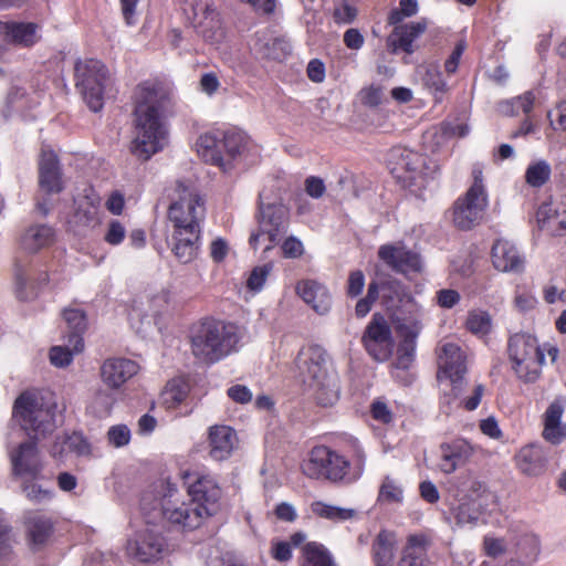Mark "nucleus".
Masks as SVG:
<instances>
[{"instance_id": "nucleus-42", "label": "nucleus", "mask_w": 566, "mask_h": 566, "mask_svg": "<svg viewBox=\"0 0 566 566\" xmlns=\"http://www.w3.org/2000/svg\"><path fill=\"white\" fill-rule=\"evenodd\" d=\"M551 172V166L545 160H539L527 167L525 181L531 187L539 188L548 181Z\"/></svg>"}, {"instance_id": "nucleus-5", "label": "nucleus", "mask_w": 566, "mask_h": 566, "mask_svg": "<svg viewBox=\"0 0 566 566\" xmlns=\"http://www.w3.org/2000/svg\"><path fill=\"white\" fill-rule=\"evenodd\" d=\"M238 342L235 325L207 319L191 334V352L200 363L213 364L234 350Z\"/></svg>"}, {"instance_id": "nucleus-50", "label": "nucleus", "mask_w": 566, "mask_h": 566, "mask_svg": "<svg viewBox=\"0 0 566 566\" xmlns=\"http://www.w3.org/2000/svg\"><path fill=\"white\" fill-rule=\"evenodd\" d=\"M271 271H272L271 263L255 266L252 270V272L248 279V282H247L248 287L252 291H260L263 287L265 281H266V277Z\"/></svg>"}, {"instance_id": "nucleus-59", "label": "nucleus", "mask_w": 566, "mask_h": 566, "mask_svg": "<svg viewBox=\"0 0 566 566\" xmlns=\"http://www.w3.org/2000/svg\"><path fill=\"white\" fill-rule=\"evenodd\" d=\"M271 556L280 562H289L292 558V547L289 542H273L271 548Z\"/></svg>"}, {"instance_id": "nucleus-39", "label": "nucleus", "mask_w": 566, "mask_h": 566, "mask_svg": "<svg viewBox=\"0 0 566 566\" xmlns=\"http://www.w3.org/2000/svg\"><path fill=\"white\" fill-rule=\"evenodd\" d=\"M311 511L314 515L331 520L333 522L347 521L356 515V511L353 509H344L335 505L324 503L322 501H315L311 504Z\"/></svg>"}, {"instance_id": "nucleus-14", "label": "nucleus", "mask_w": 566, "mask_h": 566, "mask_svg": "<svg viewBox=\"0 0 566 566\" xmlns=\"http://www.w3.org/2000/svg\"><path fill=\"white\" fill-rule=\"evenodd\" d=\"M378 258L392 271L403 274H419L423 270L420 254L407 248L402 242L382 244L378 249Z\"/></svg>"}, {"instance_id": "nucleus-64", "label": "nucleus", "mask_w": 566, "mask_h": 566, "mask_svg": "<svg viewBox=\"0 0 566 566\" xmlns=\"http://www.w3.org/2000/svg\"><path fill=\"white\" fill-rule=\"evenodd\" d=\"M228 396L235 402L247 403L252 399V392L243 385H235L228 389Z\"/></svg>"}, {"instance_id": "nucleus-58", "label": "nucleus", "mask_w": 566, "mask_h": 566, "mask_svg": "<svg viewBox=\"0 0 566 566\" xmlns=\"http://www.w3.org/2000/svg\"><path fill=\"white\" fill-rule=\"evenodd\" d=\"M361 102L369 107L378 106L382 101V88L380 86L371 85L361 91Z\"/></svg>"}, {"instance_id": "nucleus-25", "label": "nucleus", "mask_w": 566, "mask_h": 566, "mask_svg": "<svg viewBox=\"0 0 566 566\" xmlns=\"http://www.w3.org/2000/svg\"><path fill=\"white\" fill-rule=\"evenodd\" d=\"M138 365L126 358H109L104 361L101 375L105 384L112 388H118L129 378L136 375Z\"/></svg>"}, {"instance_id": "nucleus-36", "label": "nucleus", "mask_w": 566, "mask_h": 566, "mask_svg": "<svg viewBox=\"0 0 566 566\" xmlns=\"http://www.w3.org/2000/svg\"><path fill=\"white\" fill-rule=\"evenodd\" d=\"M396 552L395 534L382 530L378 533L373 544V553L376 566H394Z\"/></svg>"}, {"instance_id": "nucleus-45", "label": "nucleus", "mask_w": 566, "mask_h": 566, "mask_svg": "<svg viewBox=\"0 0 566 566\" xmlns=\"http://www.w3.org/2000/svg\"><path fill=\"white\" fill-rule=\"evenodd\" d=\"M419 6L417 0H400L399 7L390 11L388 24H398L406 18H411L418 13Z\"/></svg>"}, {"instance_id": "nucleus-31", "label": "nucleus", "mask_w": 566, "mask_h": 566, "mask_svg": "<svg viewBox=\"0 0 566 566\" xmlns=\"http://www.w3.org/2000/svg\"><path fill=\"white\" fill-rule=\"evenodd\" d=\"M427 546L428 541L423 535H410L397 566H430Z\"/></svg>"}, {"instance_id": "nucleus-62", "label": "nucleus", "mask_w": 566, "mask_h": 566, "mask_svg": "<svg viewBox=\"0 0 566 566\" xmlns=\"http://www.w3.org/2000/svg\"><path fill=\"white\" fill-rule=\"evenodd\" d=\"M460 301V294L455 290H440L437 293V302L443 308H451Z\"/></svg>"}, {"instance_id": "nucleus-56", "label": "nucleus", "mask_w": 566, "mask_h": 566, "mask_svg": "<svg viewBox=\"0 0 566 566\" xmlns=\"http://www.w3.org/2000/svg\"><path fill=\"white\" fill-rule=\"evenodd\" d=\"M114 397L108 392L99 391L94 400L95 412L98 417H106L109 415L114 405Z\"/></svg>"}, {"instance_id": "nucleus-41", "label": "nucleus", "mask_w": 566, "mask_h": 566, "mask_svg": "<svg viewBox=\"0 0 566 566\" xmlns=\"http://www.w3.org/2000/svg\"><path fill=\"white\" fill-rule=\"evenodd\" d=\"M15 536L9 521L0 513V560H9L13 554Z\"/></svg>"}, {"instance_id": "nucleus-43", "label": "nucleus", "mask_w": 566, "mask_h": 566, "mask_svg": "<svg viewBox=\"0 0 566 566\" xmlns=\"http://www.w3.org/2000/svg\"><path fill=\"white\" fill-rule=\"evenodd\" d=\"M36 481L38 480H34L33 478L30 476L23 480L21 484V490L25 497L35 504H40L51 500L52 491L38 484Z\"/></svg>"}, {"instance_id": "nucleus-13", "label": "nucleus", "mask_w": 566, "mask_h": 566, "mask_svg": "<svg viewBox=\"0 0 566 566\" xmlns=\"http://www.w3.org/2000/svg\"><path fill=\"white\" fill-rule=\"evenodd\" d=\"M361 342L375 360L385 361L389 358L394 348V339L390 326L382 315H373L363 334Z\"/></svg>"}, {"instance_id": "nucleus-44", "label": "nucleus", "mask_w": 566, "mask_h": 566, "mask_svg": "<svg viewBox=\"0 0 566 566\" xmlns=\"http://www.w3.org/2000/svg\"><path fill=\"white\" fill-rule=\"evenodd\" d=\"M535 101L534 94L528 91L521 96L513 98L511 102H505L501 104V112L505 115L514 116L517 114L518 109H522L524 113H530L533 108V104Z\"/></svg>"}, {"instance_id": "nucleus-2", "label": "nucleus", "mask_w": 566, "mask_h": 566, "mask_svg": "<svg viewBox=\"0 0 566 566\" xmlns=\"http://www.w3.org/2000/svg\"><path fill=\"white\" fill-rule=\"evenodd\" d=\"M170 105V92L159 82H145L135 92V137L132 154L146 161L167 143L164 114Z\"/></svg>"}, {"instance_id": "nucleus-21", "label": "nucleus", "mask_w": 566, "mask_h": 566, "mask_svg": "<svg viewBox=\"0 0 566 566\" xmlns=\"http://www.w3.org/2000/svg\"><path fill=\"white\" fill-rule=\"evenodd\" d=\"M491 260L493 266L504 273H521L525 268V258L512 242L504 239L493 243Z\"/></svg>"}, {"instance_id": "nucleus-63", "label": "nucleus", "mask_w": 566, "mask_h": 566, "mask_svg": "<svg viewBox=\"0 0 566 566\" xmlns=\"http://www.w3.org/2000/svg\"><path fill=\"white\" fill-rule=\"evenodd\" d=\"M282 250L286 258H298L303 254V244L298 239L290 237L283 242Z\"/></svg>"}, {"instance_id": "nucleus-12", "label": "nucleus", "mask_w": 566, "mask_h": 566, "mask_svg": "<svg viewBox=\"0 0 566 566\" xmlns=\"http://www.w3.org/2000/svg\"><path fill=\"white\" fill-rule=\"evenodd\" d=\"M287 227L289 212L283 205H261L259 231L250 235L249 243L256 250L260 239H266L269 244L265 247V250H270L286 233Z\"/></svg>"}, {"instance_id": "nucleus-57", "label": "nucleus", "mask_w": 566, "mask_h": 566, "mask_svg": "<svg viewBox=\"0 0 566 566\" xmlns=\"http://www.w3.org/2000/svg\"><path fill=\"white\" fill-rule=\"evenodd\" d=\"M126 231L118 220H112L105 233V241L112 245L119 244L125 238Z\"/></svg>"}, {"instance_id": "nucleus-37", "label": "nucleus", "mask_w": 566, "mask_h": 566, "mask_svg": "<svg viewBox=\"0 0 566 566\" xmlns=\"http://www.w3.org/2000/svg\"><path fill=\"white\" fill-rule=\"evenodd\" d=\"M511 551L517 556V559L528 564L534 562L538 555V539L533 534H516L510 536Z\"/></svg>"}, {"instance_id": "nucleus-28", "label": "nucleus", "mask_w": 566, "mask_h": 566, "mask_svg": "<svg viewBox=\"0 0 566 566\" xmlns=\"http://www.w3.org/2000/svg\"><path fill=\"white\" fill-rule=\"evenodd\" d=\"M395 153L398 154V160L394 170L406 174L398 175V178L413 182L418 177L427 176V157L410 149H397Z\"/></svg>"}, {"instance_id": "nucleus-30", "label": "nucleus", "mask_w": 566, "mask_h": 566, "mask_svg": "<svg viewBox=\"0 0 566 566\" xmlns=\"http://www.w3.org/2000/svg\"><path fill=\"white\" fill-rule=\"evenodd\" d=\"M518 469L526 475H539L547 462V452L539 444L523 447L515 457Z\"/></svg>"}, {"instance_id": "nucleus-26", "label": "nucleus", "mask_w": 566, "mask_h": 566, "mask_svg": "<svg viewBox=\"0 0 566 566\" xmlns=\"http://www.w3.org/2000/svg\"><path fill=\"white\" fill-rule=\"evenodd\" d=\"M38 25L33 22L0 21V35L3 41L21 46L33 45L36 39Z\"/></svg>"}, {"instance_id": "nucleus-3", "label": "nucleus", "mask_w": 566, "mask_h": 566, "mask_svg": "<svg viewBox=\"0 0 566 566\" xmlns=\"http://www.w3.org/2000/svg\"><path fill=\"white\" fill-rule=\"evenodd\" d=\"M178 200L169 207L168 218L174 223L172 252L184 264L191 262L199 250L200 223L206 216L202 198L190 181H177Z\"/></svg>"}, {"instance_id": "nucleus-8", "label": "nucleus", "mask_w": 566, "mask_h": 566, "mask_svg": "<svg viewBox=\"0 0 566 566\" xmlns=\"http://www.w3.org/2000/svg\"><path fill=\"white\" fill-rule=\"evenodd\" d=\"M76 87L91 111L98 112L104 105V94L111 85L106 66L98 60L88 59L75 64Z\"/></svg>"}, {"instance_id": "nucleus-54", "label": "nucleus", "mask_w": 566, "mask_h": 566, "mask_svg": "<svg viewBox=\"0 0 566 566\" xmlns=\"http://www.w3.org/2000/svg\"><path fill=\"white\" fill-rule=\"evenodd\" d=\"M333 17L338 24L352 23L357 17V9L347 2H343L334 9Z\"/></svg>"}, {"instance_id": "nucleus-29", "label": "nucleus", "mask_w": 566, "mask_h": 566, "mask_svg": "<svg viewBox=\"0 0 566 566\" xmlns=\"http://www.w3.org/2000/svg\"><path fill=\"white\" fill-rule=\"evenodd\" d=\"M564 412V405L560 400H554L544 413L543 438L552 443L559 444L566 439V426L560 419Z\"/></svg>"}, {"instance_id": "nucleus-10", "label": "nucleus", "mask_w": 566, "mask_h": 566, "mask_svg": "<svg viewBox=\"0 0 566 566\" xmlns=\"http://www.w3.org/2000/svg\"><path fill=\"white\" fill-rule=\"evenodd\" d=\"M488 207V196L482 184V172L474 171V182L453 206V223L460 230L478 226Z\"/></svg>"}, {"instance_id": "nucleus-22", "label": "nucleus", "mask_w": 566, "mask_h": 566, "mask_svg": "<svg viewBox=\"0 0 566 566\" xmlns=\"http://www.w3.org/2000/svg\"><path fill=\"white\" fill-rule=\"evenodd\" d=\"M439 374L449 378L454 388L461 384L467 373L465 356L460 346L454 343H446L441 346L438 357Z\"/></svg>"}, {"instance_id": "nucleus-27", "label": "nucleus", "mask_w": 566, "mask_h": 566, "mask_svg": "<svg viewBox=\"0 0 566 566\" xmlns=\"http://www.w3.org/2000/svg\"><path fill=\"white\" fill-rule=\"evenodd\" d=\"M238 437L235 431L228 426H214L209 431L210 455L217 461L228 459L235 444Z\"/></svg>"}, {"instance_id": "nucleus-33", "label": "nucleus", "mask_w": 566, "mask_h": 566, "mask_svg": "<svg viewBox=\"0 0 566 566\" xmlns=\"http://www.w3.org/2000/svg\"><path fill=\"white\" fill-rule=\"evenodd\" d=\"M312 395L322 407L333 406L339 398V380L337 374L308 385Z\"/></svg>"}, {"instance_id": "nucleus-7", "label": "nucleus", "mask_w": 566, "mask_h": 566, "mask_svg": "<svg viewBox=\"0 0 566 566\" xmlns=\"http://www.w3.org/2000/svg\"><path fill=\"white\" fill-rule=\"evenodd\" d=\"M509 355L516 376L524 382H535L541 376L545 355L537 339L528 334H515L509 340Z\"/></svg>"}, {"instance_id": "nucleus-19", "label": "nucleus", "mask_w": 566, "mask_h": 566, "mask_svg": "<svg viewBox=\"0 0 566 566\" xmlns=\"http://www.w3.org/2000/svg\"><path fill=\"white\" fill-rule=\"evenodd\" d=\"M394 29L387 38L388 50L397 54L398 52H405L412 54L416 51L413 41L423 34L428 28L427 19H420L409 23L392 24Z\"/></svg>"}, {"instance_id": "nucleus-17", "label": "nucleus", "mask_w": 566, "mask_h": 566, "mask_svg": "<svg viewBox=\"0 0 566 566\" xmlns=\"http://www.w3.org/2000/svg\"><path fill=\"white\" fill-rule=\"evenodd\" d=\"M38 442V440L29 439L20 443L18 448L11 452L10 459L14 475H27L34 480H39L41 478L43 464L36 446Z\"/></svg>"}, {"instance_id": "nucleus-40", "label": "nucleus", "mask_w": 566, "mask_h": 566, "mask_svg": "<svg viewBox=\"0 0 566 566\" xmlns=\"http://www.w3.org/2000/svg\"><path fill=\"white\" fill-rule=\"evenodd\" d=\"M422 83L433 94L434 102L441 103L444 94L448 92V86L437 65L426 67Z\"/></svg>"}, {"instance_id": "nucleus-61", "label": "nucleus", "mask_w": 566, "mask_h": 566, "mask_svg": "<svg viewBox=\"0 0 566 566\" xmlns=\"http://www.w3.org/2000/svg\"><path fill=\"white\" fill-rule=\"evenodd\" d=\"M484 549L486 555L496 557L506 551V542L502 538L485 537Z\"/></svg>"}, {"instance_id": "nucleus-11", "label": "nucleus", "mask_w": 566, "mask_h": 566, "mask_svg": "<svg viewBox=\"0 0 566 566\" xmlns=\"http://www.w3.org/2000/svg\"><path fill=\"white\" fill-rule=\"evenodd\" d=\"M125 552L135 562L151 563L167 555L169 545L159 531L146 527L127 539Z\"/></svg>"}, {"instance_id": "nucleus-51", "label": "nucleus", "mask_w": 566, "mask_h": 566, "mask_svg": "<svg viewBox=\"0 0 566 566\" xmlns=\"http://www.w3.org/2000/svg\"><path fill=\"white\" fill-rule=\"evenodd\" d=\"M291 49L289 41L276 38L268 44V56L276 61H282L290 55Z\"/></svg>"}, {"instance_id": "nucleus-18", "label": "nucleus", "mask_w": 566, "mask_h": 566, "mask_svg": "<svg viewBox=\"0 0 566 566\" xmlns=\"http://www.w3.org/2000/svg\"><path fill=\"white\" fill-rule=\"evenodd\" d=\"M22 525L27 545L32 552L44 548L54 531L52 520L35 511L24 513Z\"/></svg>"}, {"instance_id": "nucleus-48", "label": "nucleus", "mask_w": 566, "mask_h": 566, "mask_svg": "<svg viewBox=\"0 0 566 566\" xmlns=\"http://www.w3.org/2000/svg\"><path fill=\"white\" fill-rule=\"evenodd\" d=\"M397 333L403 340H413L416 342L422 325L420 321L416 318L410 319H399L397 322Z\"/></svg>"}, {"instance_id": "nucleus-38", "label": "nucleus", "mask_w": 566, "mask_h": 566, "mask_svg": "<svg viewBox=\"0 0 566 566\" xmlns=\"http://www.w3.org/2000/svg\"><path fill=\"white\" fill-rule=\"evenodd\" d=\"M301 566H337L329 551L321 543L308 542L302 547Z\"/></svg>"}, {"instance_id": "nucleus-9", "label": "nucleus", "mask_w": 566, "mask_h": 566, "mask_svg": "<svg viewBox=\"0 0 566 566\" xmlns=\"http://www.w3.org/2000/svg\"><path fill=\"white\" fill-rule=\"evenodd\" d=\"M245 144L240 133H226L222 139L210 134L201 135L197 143V153L206 161L219 166L224 172L232 169L231 160L241 154Z\"/></svg>"}, {"instance_id": "nucleus-6", "label": "nucleus", "mask_w": 566, "mask_h": 566, "mask_svg": "<svg viewBox=\"0 0 566 566\" xmlns=\"http://www.w3.org/2000/svg\"><path fill=\"white\" fill-rule=\"evenodd\" d=\"M302 471L311 479L349 483L360 475L361 468L350 473V464L344 457L322 446L311 451L308 460L302 464Z\"/></svg>"}, {"instance_id": "nucleus-15", "label": "nucleus", "mask_w": 566, "mask_h": 566, "mask_svg": "<svg viewBox=\"0 0 566 566\" xmlns=\"http://www.w3.org/2000/svg\"><path fill=\"white\" fill-rule=\"evenodd\" d=\"M186 7L185 12L191 13L196 27L208 42H219L223 38L218 13L210 8V0H180Z\"/></svg>"}, {"instance_id": "nucleus-32", "label": "nucleus", "mask_w": 566, "mask_h": 566, "mask_svg": "<svg viewBox=\"0 0 566 566\" xmlns=\"http://www.w3.org/2000/svg\"><path fill=\"white\" fill-rule=\"evenodd\" d=\"M63 317L71 329L67 335L69 345L73 346L75 352H82L84 348L83 333L87 327V321L85 312L81 308H65L63 311Z\"/></svg>"}, {"instance_id": "nucleus-23", "label": "nucleus", "mask_w": 566, "mask_h": 566, "mask_svg": "<svg viewBox=\"0 0 566 566\" xmlns=\"http://www.w3.org/2000/svg\"><path fill=\"white\" fill-rule=\"evenodd\" d=\"M39 184L48 193H59L63 189L57 156L44 148L39 160Z\"/></svg>"}, {"instance_id": "nucleus-34", "label": "nucleus", "mask_w": 566, "mask_h": 566, "mask_svg": "<svg viewBox=\"0 0 566 566\" xmlns=\"http://www.w3.org/2000/svg\"><path fill=\"white\" fill-rule=\"evenodd\" d=\"M53 241V230L49 226L39 224L28 228L20 239L21 248L28 253H35Z\"/></svg>"}, {"instance_id": "nucleus-46", "label": "nucleus", "mask_w": 566, "mask_h": 566, "mask_svg": "<svg viewBox=\"0 0 566 566\" xmlns=\"http://www.w3.org/2000/svg\"><path fill=\"white\" fill-rule=\"evenodd\" d=\"M28 265L27 263H22L17 261L14 264V282H15V293L20 300L28 298Z\"/></svg>"}, {"instance_id": "nucleus-55", "label": "nucleus", "mask_w": 566, "mask_h": 566, "mask_svg": "<svg viewBox=\"0 0 566 566\" xmlns=\"http://www.w3.org/2000/svg\"><path fill=\"white\" fill-rule=\"evenodd\" d=\"M365 286V275L363 271H352L347 281V295L349 297H357L361 294Z\"/></svg>"}, {"instance_id": "nucleus-49", "label": "nucleus", "mask_w": 566, "mask_h": 566, "mask_svg": "<svg viewBox=\"0 0 566 566\" xmlns=\"http://www.w3.org/2000/svg\"><path fill=\"white\" fill-rule=\"evenodd\" d=\"M76 353L69 344L65 347L54 346L50 349V361L55 367H66L72 363L73 354Z\"/></svg>"}, {"instance_id": "nucleus-47", "label": "nucleus", "mask_w": 566, "mask_h": 566, "mask_svg": "<svg viewBox=\"0 0 566 566\" xmlns=\"http://www.w3.org/2000/svg\"><path fill=\"white\" fill-rule=\"evenodd\" d=\"M467 327L475 334L488 333L491 327L490 315L485 312H471L467 319Z\"/></svg>"}, {"instance_id": "nucleus-1", "label": "nucleus", "mask_w": 566, "mask_h": 566, "mask_svg": "<svg viewBox=\"0 0 566 566\" xmlns=\"http://www.w3.org/2000/svg\"><path fill=\"white\" fill-rule=\"evenodd\" d=\"M159 497L151 499L146 492L142 496L143 510H159L164 518L182 530L197 528L203 518L212 516L219 509L221 489L208 476L198 478L188 489L189 502H180L177 488L160 482Z\"/></svg>"}, {"instance_id": "nucleus-16", "label": "nucleus", "mask_w": 566, "mask_h": 566, "mask_svg": "<svg viewBox=\"0 0 566 566\" xmlns=\"http://www.w3.org/2000/svg\"><path fill=\"white\" fill-rule=\"evenodd\" d=\"M296 361L307 386L336 374L329 369L327 354L321 346H311L301 352Z\"/></svg>"}, {"instance_id": "nucleus-60", "label": "nucleus", "mask_w": 566, "mask_h": 566, "mask_svg": "<svg viewBox=\"0 0 566 566\" xmlns=\"http://www.w3.org/2000/svg\"><path fill=\"white\" fill-rule=\"evenodd\" d=\"M75 219L76 222L83 223L86 227H93L98 223L97 209L94 207H80L75 212Z\"/></svg>"}, {"instance_id": "nucleus-35", "label": "nucleus", "mask_w": 566, "mask_h": 566, "mask_svg": "<svg viewBox=\"0 0 566 566\" xmlns=\"http://www.w3.org/2000/svg\"><path fill=\"white\" fill-rule=\"evenodd\" d=\"M563 213L553 216V203H543L536 218L542 229L552 231L554 234L563 235L566 233V197L562 198Z\"/></svg>"}, {"instance_id": "nucleus-24", "label": "nucleus", "mask_w": 566, "mask_h": 566, "mask_svg": "<svg viewBox=\"0 0 566 566\" xmlns=\"http://www.w3.org/2000/svg\"><path fill=\"white\" fill-rule=\"evenodd\" d=\"M296 293L319 315L327 314L332 307V296L327 287L316 281L298 282Z\"/></svg>"}, {"instance_id": "nucleus-53", "label": "nucleus", "mask_w": 566, "mask_h": 566, "mask_svg": "<svg viewBox=\"0 0 566 566\" xmlns=\"http://www.w3.org/2000/svg\"><path fill=\"white\" fill-rule=\"evenodd\" d=\"M107 438L111 444L119 448L129 442L130 431L125 424L113 426L107 432Z\"/></svg>"}, {"instance_id": "nucleus-20", "label": "nucleus", "mask_w": 566, "mask_h": 566, "mask_svg": "<svg viewBox=\"0 0 566 566\" xmlns=\"http://www.w3.org/2000/svg\"><path fill=\"white\" fill-rule=\"evenodd\" d=\"M475 447L465 439H453L439 446V469L446 474L453 473L464 465L474 454Z\"/></svg>"}, {"instance_id": "nucleus-4", "label": "nucleus", "mask_w": 566, "mask_h": 566, "mask_svg": "<svg viewBox=\"0 0 566 566\" xmlns=\"http://www.w3.org/2000/svg\"><path fill=\"white\" fill-rule=\"evenodd\" d=\"M55 411V402L27 390L14 400L12 416L29 439L40 441L56 429Z\"/></svg>"}, {"instance_id": "nucleus-52", "label": "nucleus", "mask_w": 566, "mask_h": 566, "mask_svg": "<svg viewBox=\"0 0 566 566\" xmlns=\"http://www.w3.org/2000/svg\"><path fill=\"white\" fill-rule=\"evenodd\" d=\"M402 499V491L397 486L392 480L386 478L379 490V501L386 502H400Z\"/></svg>"}]
</instances>
